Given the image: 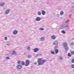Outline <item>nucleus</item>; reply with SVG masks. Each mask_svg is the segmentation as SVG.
Listing matches in <instances>:
<instances>
[{
  "label": "nucleus",
  "instance_id": "2eb2a0df",
  "mask_svg": "<svg viewBox=\"0 0 74 74\" xmlns=\"http://www.w3.org/2000/svg\"><path fill=\"white\" fill-rule=\"evenodd\" d=\"M55 52L56 53H58V52H59V50H58V49H56L55 50Z\"/></svg>",
  "mask_w": 74,
  "mask_h": 74
},
{
  "label": "nucleus",
  "instance_id": "f3484780",
  "mask_svg": "<svg viewBox=\"0 0 74 74\" xmlns=\"http://www.w3.org/2000/svg\"><path fill=\"white\" fill-rule=\"evenodd\" d=\"M40 40H42V41H44V40H45V38H44V37H42L40 38Z\"/></svg>",
  "mask_w": 74,
  "mask_h": 74
},
{
  "label": "nucleus",
  "instance_id": "39448f33",
  "mask_svg": "<svg viewBox=\"0 0 74 74\" xmlns=\"http://www.w3.org/2000/svg\"><path fill=\"white\" fill-rule=\"evenodd\" d=\"M53 44L55 45H58V42L57 41H55L53 42Z\"/></svg>",
  "mask_w": 74,
  "mask_h": 74
},
{
  "label": "nucleus",
  "instance_id": "bb28decb",
  "mask_svg": "<svg viewBox=\"0 0 74 74\" xmlns=\"http://www.w3.org/2000/svg\"><path fill=\"white\" fill-rule=\"evenodd\" d=\"M61 33H63L64 34L66 33V32L63 31H62Z\"/></svg>",
  "mask_w": 74,
  "mask_h": 74
},
{
  "label": "nucleus",
  "instance_id": "dca6fc26",
  "mask_svg": "<svg viewBox=\"0 0 74 74\" xmlns=\"http://www.w3.org/2000/svg\"><path fill=\"white\" fill-rule=\"evenodd\" d=\"M27 58H32V55H29L27 56Z\"/></svg>",
  "mask_w": 74,
  "mask_h": 74
},
{
  "label": "nucleus",
  "instance_id": "f257e3e1",
  "mask_svg": "<svg viewBox=\"0 0 74 74\" xmlns=\"http://www.w3.org/2000/svg\"><path fill=\"white\" fill-rule=\"evenodd\" d=\"M38 61H37V62H38V66L42 65V64H43L44 63L46 62V61L45 60H42L41 58H39L38 59Z\"/></svg>",
  "mask_w": 74,
  "mask_h": 74
},
{
  "label": "nucleus",
  "instance_id": "393cba45",
  "mask_svg": "<svg viewBox=\"0 0 74 74\" xmlns=\"http://www.w3.org/2000/svg\"><path fill=\"white\" fill-rule=\"evenodd\" d=\"M68 56H71V54H70V53H68Z\"/></svg>",
  "mask_w": 74,
  "mask_h": 74
},
{
  "label": "nucleus",
  "instance_id": "72a5a7b5",
  "mask_svg": "<svg viewBox=\"0 0 74 74\" xmlns=\"http://www.w3.org/2000/svg\"><path fill=\"white\" fill-rule=\"evenodd\" d=\"M72 63H74V59H73L72 60Z\"/></svg>",
  "mask_w": 74,
  "mask_h": 74
},
{
  "label": "nucleus",
  "instance_id": "1a4fd4ad",
  "mask_svg": "<svg viewBox=\"0 0 74 74\" xmlns=\"http://www.w3.org/2000/svg\"><path fill=\"white\" fill-rule=\"evenodd\" d=\"M64 47H66L67 46V43H64Z\"/></svg>",
  "mask_w": 74,
  "mask_h": 74
},
{
  "label": "nucleus",
  "instance_id": "9b49d317",
  "mask_svg": "<svg viewBox=\"0 0 74 74\" xmlns=\"http://www.w3.org/2000/svg\"><path fill=\"white\" fill-rule=\"evenodd\" d=\"M5 4V3H0V6H3Z\"/></svg>",
  "mask_w": 74,
  "mask_h": 74
},
{
  "label": "nucleus",
  "instance_id": "ddd939ff",
  "mask_svg": "<svg viewBox=\"0 0 74 74\" xmlns=\"http://www.w3.org/2000/svg\"><path fill=\"white\" fill-rule=\"evenodd\" d=\"M13 33L14 34H17L18 33V31H14Z\"/></svg>",
  "mask_w": 74,
  "mask_h": 74
},
{
  "label": "nucleus",
  "instance_id": "c756f323",
  "mask_svg": "<svg viewBox=\"0 0 74 74\" xmlns=\"http://www.w3.org/2000/svg\"><path fill=\"white\" fill-rule=\"evenodd\" d=\"M21 63V62H20V61H18V62H17L18 64H19Z\"/></svg>",
  "mask_w": 74,
  "mask_h": 74
},
{
  "label": "nucleus",
  "instance_id": "412c9836",
  "mask_svg": "<svg viewBox=\"0 0 74 74\" xmlns=\"http://www.w3.org/2000/svg\"><path fill=\"white\" fill-rule=\"evenodd\" d=\"M38 14L39 15H41V12L40 11H38Z\"/></svg>",
  "mask_w": 74,
  "mask_h": 74
},
{
  "label": "nucleus",
  "instance_id": "4468645a",
  "mask_svg": "<svg viewBox=\"0 0 74 74\" xmlns=\"http://www.w3.org/2000/svg\"><path fill=\"white\" fill-rule=\"evenodd\" d=\"M66 26H64V25H63L61 27H60V29H63V28H64Z\"/></svg>",
  "mask_w": 74,
  "mask_h": 74
},
{
  "label": "nucleus",
  "instance_id": "b1692460",
  "mask_svg": "<svg viewBox=\"0 0 74 74\" xmlns=\"http://www.w3.org/2000/svg\"><path fill=\"white\" fill-rule=\"evenodd\" d=\"M12 52L13 53V54H15V53H16V51H13Z\"/></svg>",
  "mask_w": 74,
  "mask_h": 74
},
{
  "label": "nucleus",
  "instance_id": "6e6552de",
  "mask_svg": "<svg viewBox=\"0 0 74 74\" xmlns=\"http://www.w3.org/2000/svg\"><path fill=\"white\" fill-rule=\"evenodd\" d=\"M36 20L37 21H40L41 20V18L40 17H38L36 18Z\"/></svg>",
  "mask_w": 74,
  "mask_h": 74
},
{
  "label": "nucleus",
  "instance_id": "cd10ccee",
  "mask_svg": "<svg viewBox=\"0 0 74 74\" xmlns=\"http://www.w3.org/2000/svg\"><path fill=\"white\" fill-rule=\"evenodd\" d=\"M27 49H29V50H30V47H28Z\"/></svg>",
  "mask_w": 74,
  "mask_h": 74
},
{
  "label": "nucleus",
  "instance_id": "4be33fe9",
  "mask_svg": "<svg viewBox=\"0 0 74 74\" xmlns=\"http://www.w3.org/2000/svg\"><path fill=\"white\" fill-rule=\"evenodd\" d=\"M21 64L22 65H24L25 64L24 62H21Z\"/></svg>",
  "mask_w": 74,
  "mask_h": 74
},
{
  "label": "nucleus",
  "instance_id": "a878e982",
  "mask_svg": "<svg viewBox=\"0 0 74 74\" xmlns=\"http://www.w3.org/2000/svg\"><path fill=\"white\" fill-rule=\"evenodd\" d=\"M60 60H63V58H62V57H60Z\"/></svg>",
  "mask_w": 74,
  "mask_h": 74
},
{
  "label": "nucleus",
  "instance_id": "f704fd0d",
  "mask_svg": "<svg viewBox=\"0 0 74 74\" xmlns=\"http://www.w3.org/2000/svg\"><path fill=\"white\" fill-rule=\"evenodd\" d=\"M73 44H74V43H73V42H72L71 44V45H73Z\"/></svg>",
  "mask_w": 74,
  "mask_h": 74
},
{
  "label": "nucleus",
  "instance_id": "f8f14e48",
  "mask_svg": "<svg viewBox=\"0 0 74 74\" xmlns=\"http://www.w3.org/2000/svg\"><path fill=\"white\" fill-rule=\"evenodd\" d=\"M65 51H68L69 50V47L66 46L65 47Z\"/></svg>",
  "mask_w": 74,
  "mask_h": 74
},
{
  "label": "nucleus",
  "instance_id": "7c9ffc66",
  "mask_svg": "<svg viewBox=\"0 0 74 74\" xmlns=\"http://www.w3.org/2000/svg\"><path fill=\"white\" fill-rule=\"evenodd\" d=\"M34 64L35 65H36V64H37V62H35L34 63Z\"/></svg>",
  "mask_w": 74,
  "mask_h": 74
},
{
  "label": "nucleus",
  "instance_id": "a211bd4d",
  "mask_svg": "<svg viewBox=\"0 0 74 74\" xmlns=\"http://www.w3.org/2000/svg\"><path fill=\"white\" fill-rule=\"evenodd\" d=\"M39 30H44V29L43 28L41 27L39 29Z\"/></svg>",
  "mask_w": 74,
  "mask_h": 74
},
{
  "label": "nucleus",
  "instance_id": "c85d7f7f",
  "mask_svg": "<svg viewBox=\"0 0 74 74\" xmlns=\"http://www.w3.org/2000/svg\"><path fill=\"white\" fill-rule=\"evenodd\" d=\"M5 40H7V37H5Z\"/></svg>",
  "mask_w": 74,
  "mask_h": 74
},
{
  "label": "nucleus",
  "instance_id": "473e14b6",
  "mask_svg": "<svg viewBox=\"0 0 74 74\" xmlns=\"http://www.w3.org/2000/svg\"><path fill=\"white\" fill-rule=\"evenodd\" d=\"M6 59H10V58L8 57H6Z\"/></svg>",
  "mask_w": 74,
  "mask_h": 74
},
{
  "label": "nucleus",
  "instance_id": "7ed1b4c3",
  "mask_svg": "<svg viewBox=\"0 0 74 74\" xmlns=\"http://www.w3.org/2000/svg\"><path fill=\"white\" fill-rule=\"evenodd\" d=\"M29 63H30V62H29V61L27 60L26 62V64L25 65V66H29Z\"/></svg>",
  "mask_w": 74,
  "mask_h": 74
},
{
  "label": "nucleus",
  "instance_id": "f03ea898",
  "mask_svg": "<svg viewBox=\"0 0 74 74\" xmlns=\"http://www.w3.org/2000/svg\"><path fill=\"white\" fill-rule=\"evenodd\" d=\"M17 68L18 69H21L22 68V66L21 64H18L17 66Z\"/></svg>",
  "mask_w": 74,
  "mask_h": 74
},
{
  "label": "nucleus",
  "instance_id": "aec40b11",
  "mask_svg": "<svg viewBox=\"0 0 74 74\" xmlns=\"http://www.w3.org/2000/svg\"><path fill=\"white\" fill-rule=\"evenodd\" d=\"M60 13L61 15H63V14H64L63 12V11H61V12H60Z\"/></svg>",
  "mask_w": 74,
  "mask_h": 74
},
{
  "label": "nucleus",
  "instance_id": "5701e85b",
  "mask_svg": "<svg viewBox=\"0 0 74 74\" xmlns=\"http://www.w3.org/2000/svg\"><path fill=\"white\" fill-rule=\"evenodd\" d=\"M51 54H53V55L55 54V52L54 51H51Z\"/></svg>",
  "mask_w": 74,
  "mask_h": 74
},
{
  "label": "nucleus",
  "instance_id": "423d86ee",
  "mask_svg": "<svg viewBox=\"0 0 74 74\" xmlns=\"http://www.w3.org/2000/svg\"><path fill=\"white\" fill-rule=\"evenodd\" d=\"M51 38V39H52V40H55V39H56V37L55 35H53Z\"/></svg>",
  "mask_w": 74,
  "mask_h": 74
},
{
  "label": "nucleus",
  "instance_id": "20e7f679",
  "mask_svg": "<svg viewBox=\"0 0 74 74\" xmlns=\"http://www.w3.org/2000/svg\"><path fill=\"white\" fill-rule=\"evenodd\" d=\"M34 52H38V51H39V49L37 48H36L34 49Z\"/></svg>",
  "mask_w": 74,
  "mask_h": 74
},
{
  "label": "nucleus",
  "instance_id": "0eeeda50",
  "mask_svg": "<svg viewBox=\"0 0 74 74\" xmlns=\"http://www.w3.org/2000/svg\"><path fill=\"white\" fill-rule=\"evenodd\" d=\"M10 10L8 9L5 12L6 14H8L10 12Z\"/></svg>",
  "mask_w": 74,
  "mask_h": 74
},
{
  "label": "nucleus",
  "instance_id": "9d476101",
  "mask_svg": "<svg viewBox=\"0 0 74 74\" xmlns=\"http://www.w3.org/2000/svg\"><path fill=\"white\" fill-rule=\"evenodd\" d=\"M45 12L44 10H42V14L43 15H45Z\"/></svg>",
  "mask_w": 74,
  "mask_h": 74
},
{
  "label": "nucleus",
  "instance_id": "6ab92c4d",
  "mask_svg": "<svg viewBox=\"0 0 74 74\" xmlns=\"http://www.w3.org/2000/svg\"><path fill=\"white\" fill-rule=\"evenodd\" d=\"M71 55H74V51H72L71 52Z\"/></svg>",
  "mask_w": 74,
  "mask_h": 74
},
{
  "label": "nucleus",
  "instance_id": "2f4dec72",
  "mask_svg": "<svg viewBox=\"0 0 74 74\" xmlns=\"http://www.w3.org/2000/svg\"><path fill=\"white\" fill-rule=\"evenodd\" d=\"M72 68H74V64L72 65Z\"/></svg>",
  "mask_w": 74,
  "mask_h": 74
}]
</instances>
